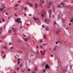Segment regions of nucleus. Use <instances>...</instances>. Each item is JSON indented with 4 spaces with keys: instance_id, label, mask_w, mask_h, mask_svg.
<instances>
[{
    "instance_id": "4468645a",
    "label": "nucleus",
    "mask_w": 73,
    "mask_h": 73,
    "mask_svg": "<svg viewBox=\"0 0 73 73\" xmlns=\"http://www.w3.org/2000/svg\"><path fill=\"white\" fill-rule=\"evenodd\" d=\"M29 5L30 7H32V6H33V5L32 4L30 3Z\"/></svg>"
},
{
    "instance_id": "6e6552de",
    "label": "nucleus",
    "mask_w": 73,
    "mask_h": 73,
    "mask_svg": "<svg viewBox=\"0 0 73 73\" xmlns=\"http://www.w3.org/2000/svg\"><path fill=\"white\" fill-rule=\"evenodd\" d=\"M12 29H13V32H15V31H16V29H15V28L13 27H12Z\"/></svg>"
},
{
    "instance_id": "1a4fd4ad",
    "label": "nucleus",
    "mask_w": 73,
    "mask_h": 73,
    "mask_svg": "<svg viewBox=\"0 0 73 73\" xmlns=\"http://www.w3.org/2000/svg\"><path fill=\"white\" fill-rule=\"evenodd\" d=\"M40 3H43L44 2V0H40Z\"/></svg>"
},
{
    "instance_id": "412c9836",
    "label": "nucleus",
    "mask_w": 73,
    "mask_h": 73,
    "mask_svg": "<svg viewBox=\"0 0 73 73\" xmlns=\"http://www.w3.org/2000/svg\"><path fill=\"white\" fill-rule=\"evenodd\" d=\"M47 45V44H46V43H44V44H42V45L43 46H45V45Z\"/></svg>"
},
{
    "instance_id": "7ed1b4c3",
    "label": "nucleus",
    "mask_w": 73,
    "mask_h": 73,
    "mask_svg": "<svg viewBox=\"0 0 73 73\" xmlns=\"http://www.w3.org/2000/svg\"><path fill=\"white\" fill-rule=\"evenodd\" d=\"M52 11L54 12H55V7L54 6H52Z\"/></svg>"
},
{
    "instance_id": "a19ab883",
    "label": "nucleus",
    "mask_w": 73,
    "mask_h": 73,
    "mask_svg": "<svg viewBox=\"0 0 73 73\" xmlns=\"http://www.w3.org/2000/svg\"><path fill=\"white\" fill-rule=\"evenodd\" d=\"M27 70H28V71H30V70H30V69H29V68H28L27 69Z\"/></svg>"
},
{
    "instance_id": "6ab92c4d",
    "label": "nucleus",
    "mask_w": 73,
    "mask_h": 73,
    "mask_svg": "<svg viewBox=\"0 0 73 73\" xmlns=\"http://www.w3.org/2000/svg\"><path fill=\"white\" fill-rule=\"evenodd\" d=\"M45 29L46 31H48L49 30V28L48 27H46Z\"/></svg>"
},
{
    "instance_id": "cd10ccee",
    "label": "nucleus",
    "mask_w": 73,
    "mask_h": 73,
    "mask_svg": "<svg viewBox=\"0 0 73 73\" xmlns=\"http://www.w3.org/2000/svg\"><path fill=\"white\" fill-rule=\"evenodd\" d=\"M49 16L50 18L51 17V14H49Z\"/></svg>"
},
{
    "instance_id": "5fc2aeb1",
    "label": "nucleus",
    "mask_w": 73,
    "mask_h": 73,
    "mask_svg": "<svg viewBox=\"0 0 73 73\" xmlns=\"http://www.w3.org/2000/svg\"><path fill=\"white\" fill-rule=\"evenodd\" d=\"M55 43H56V44H58V43L57 42H56Z\"/></svg>"
},
{
    "instance_id": "2f4dec72",
    "label": "nucleus",
    "mask_w": 73,
    "mask_h": 73,
    "mask_svg": "<svg viewBox=\"0 0 73 73\" xmlns=\"http://www.w3.org/2000/svg\"><path fill=\"white\" fill-rule=\"evenodd\" d=\"M1 53H2V54H4V52L3 51H1Z\"/></svg>"
},
{
    "instance_id": "b1692460",
    "label": "nucleus",
    "mask_w": 73,
    "mask_h": 73,
    "mask_svg": "<svg viewBox=\"0 0 73 73\" xmlns=\"http://www.w3.org/2000/svg\"><path fill=\"white\" fill-rule=\"evenodd\" d=\"M62 21L63 23H64V22H65V20L64 19H62Z\"/></svg>"
},
{
    "instance_id": "a18cd8bd",
    "label": "nucleus",
    "mask_w": 73,
    "mask_h": 73,
    "mask_svg": "<svg viewBox=\"0 0 73 73\" xmlns=\"http://www.w3.org/2000/svg\"><path fill=\"white\" fill-rule=\"evenodd\" d=\"M27 4H29V5L30 3H29V2H28L27 3Z\"/></svg>"
},
{
    "instance_id": "09e8293b",
    "label": "nucleus",
    "mask_w": 73,
    "mask_h": 73,
    "mask_svg": "<svg viewBox=\"0 0 73 73\" xmlns=\"http://www.w3.org/2000/svg\"><path fill=\"white\" fill-rule=\"evenodd\" d=\"M17 57H19V55H17Z\"/></svg>"
},
{
    "instance_id": "20e7f679",
    "label": "nucleus",
    "mask_w": 73,
    "mask_h": 73,
    "mask_svg": "<svg viewBox=\"0 0 73 73\" xmlns=\"http://www.w3.org/2000/svg\"><path fill=\"white\" fill-rule=\"evenodd\" d=\"M39 6L41 8H42V7H43V5H42V4H41V3H40L39 4Z\"/></svg>"
},
{
    "instance_id": "69168bd1",
    "label": "nucleus",
    "mask_w": 73,
    "mask_h": 73,
    "mask_svg": "<svg viewBox=\"0 0 73 73\" xmlns=\"http://www.w3.org/2000/svg\"><path fill=\"white\" fill-rule=\"evenodd\" d=\"M11 43H9V45H11Z\"/></svg>"
},
{
    "instance_id": "052dcab7",
    "label": "nucleus",
    "mask_w": 73,
    "mask_h": 73,
    "mask_svg": "<svg viewBox=\"0 0 73 73\" xmlns=\"http://www.w3.org/2000/svg\"><path fill=\"white\" fill-rule=\"evenodd\" d=\"M42 28H44V25H42Z\"/></svg>"
},
{
    "instance_id": "c9c22d12",
    "label": "nucleus",
    "mask_w": 73,
    "mask_h": 73,
    "mask_svg": "<svg viewBox=\"0 0 73 73\" xmlns=\"http://www.w3.org/2000/svg\"><path fill=\"white\" fill-rule=\"evenodd\" d=\"M18 22H19V23H22V22H21V21H19Z\"/></svg>"
},
{
    "instance_id": "393cba45",
    "label": "nucleus",
    "mask_w": 73,
    "mask_h": 73,
    "mask_svg": "<svg viewBox=\"0 0 73 73\" xmlns=\"http://www.w3.org/2000/svg\"><path fill=\"white\" fill-rule=\"evenodd\" d=\"M54 51H56V47H54Z\"/></svg>"
},
{
    "instance_id": "c03bdc74",
    "label": "nucleus",
    "mask_w": 73,
    "mask_h": 73,
    "mask_svg": "<svg viewBox=\"0 0 73 73\" xmlns=\"http://www.w3.org/2000/svg\"><path fill=\"white\" fill-rule=\"evenodd\" d=\"M19 5L18 4H17L15 5V7H17Z\"/></svg>"
},
{
    "instance_id": "0e129e2a",
    "label": "nucleus",
    "mask_w": 73,
    "mask_h": 73,
    "mask_svg": "<svg viewBox=\"0 0 73 73\" xmlns=\"http://www.w3.org/2000/svg\"><path fill=\"white\" fill-rule=\"evenodd\" d=\"M53 55H50V57H53Z\"/></svg>"
},
{
    "instance_id": "c756f323",
    "label": "nucleus",
    "mask_w": 73,
    "mask_h": 73,
    "mask_svg": "<svg viewBox=\"0 0 73 73\" xmlns=\"http://www.w3.org/2000/svg\"><path fill=\"white\" fill-rule=\"evenodd\" d=\"M57 7H61V5H59L57 6Z\"/></svg>"
},
{
    "instance_id": "864d4df0",
    "label": "nucleus",
    "mask_w": 73,
    "mask_h": 73,
    "mask_svg": "<svg viewBox=\"0 0 73 73\" xmlns=\"http://www.w3.org/2000/svg\"><path fill=\"white\" fill-rule=\"evenodd\" d=\"M2 21H3V22H4V19H3Z\"/></svg>"
},
{
    "instance_id": "bb28decb",
    "label": "nucleus",
    "mask_w": 73,
    "mask_h": 73,
    "mask_svg": "<svg viewBox=\"0 0 73 73\" xmlns=\"http://www.w3.org/2000/svg\"><path fill=\"white\" fill-rule=\"evenodd\" d=\"M24 9V10H25V11L26 10H27V7H25Z\"/></svg>"
},
{
    "instance_id": "423d86ee",
    "label": "nucleus",
    "mask_w": 73,
    "mask_h": 73,
    "mask_svg": "<svg viewBox=\"0 0 73 73\" xmlns=\"http://www.w3.org/2000/svg\"><path fill=\"white\" fill-rule=\"evenodd\" d=\"M1 6L2 7H4V4L3 3H1Z\"/></svg>"
},
{
    "instance_id": "603ef678",
    "label": "nucleus",
    "mask_w": 73,
    "mask_h": 73,
    "mask_svg": "<svg viewBox=\"0 0 73 73\" xmlns=\"http://www.w3.org/2000/svg\"><path fill=\"white\" fill-rule=\"evenodd\" d=\"M19 68L17 67V70H19Z\"/></svg>"
},
{
    "instance_id": "8fccbe9b",
    "label": "nucleus",
    "mask_w": 73,
    "mask_h": 73,
    "mask_svg": "<svg viewBox=\"0 0 73 73\" xmlns=\"http://www.w3.org/2000/svg\"><path fill=\"white\" fill-rule=\"evenodd\" d=\"M43 71L44 72H45V70L44 69L43 70Z\"/></svg>"
},
{
    "instance_id": "e2e57ef3",
    "label": "nucleus",
    "mask_w": 73,
    "mask_h": 73,
    "mask_svg": "<svg viewBox=\"0 0 73 73\" xmlns=\"http://www.w3.org/2000/svg\"><path fill=\"white\" fill-rule=\"evenodd\" d=\"M72 66H70V69H72Z\"/></svg>"
},
{
    "instance_id": "f03ea898",
    "label": "nucleus",
    "mask_w": 73,
    "mask_h": 73,
    "mask_svg": "<svg viewBox=\"0 0 73 73\" xmlns=\"http://www.w3.org/2000/svg\"><path fill=\"white\" fill-rule=\"evenodd\" d=\"M5 9V7H3V8H1V9H0V12H1V11H3V12H4L5 11H3L4 9Z\"/></svg>"
},
{
    "instance_id": "a211bd4d",
    "label": "nucleus",
    "mask_w": 73,
    "mask_h": 73,
    "mask_svg": "<svg viewBox=\"0 0 73 73\" xmlns=\"http://www.w3.org/2000/svg\"><path fill=\"white\" fill-rule=\"evenodd\" d=\"M19 20H18L17 19H16L15 20V23H17V22H19Z\"/></svg>"
},
{
    "instance_id": "f8f14e48",
    "label": "nucleus",
    "mask_w": 73,
    "mask_h": 73,
    "mask_svg": "<svg viewBox=\"0 0 73 73\" xmlns=\"http://www.w3.org/2000/svg\"><path fill=\"white\" fill-rule=\"evenodd\" d=\"M45 64V63L44 62H43L42 64V66H44Z\"/></svg>"
},
{
    "instance_id": "9b49d317",
    "label": "nucleus",
    "mask_w": 73,
    "mask_h": 73,
    "mask_svg": "<svg viewBox=\"0 0 73 73\" xmlns=\"http://www.w3.org/2000/svg\"><path fill=\"white\" fill-rule=\"evenodd\" d=\"M48 13H49V14H51V13H52V10H49L48 11Z\"/></svg>"
},
{
    "instance_id": "5701e85b",
    "label": "nucleus",
    "mask_w": 73,
    "mask_h": 73,
    "mask_svg": "<svg viewBox=\"0 0 73 73\" xmlns=\"http://www.w3.org/2000/svg\"><path fill=\"white\" fill-rule=\"evenodd\" d=\"M42 42H43V41L42 40H40L39 41V42H40V43H42Z\"/></svg>"
},
{
    "instance_id": "7c9ffc66",
    "label": "nucleus",
    "mask_w": 73,
    "mask_h": 73,
    "mask_svg": "<svg viewBox=\"0 0 73 73\" xmlns=\"http://www.w3.org/2000/svg\"><path fill=\"white\" fill-rule=\"evenodd\" d=\"M41 16H42V17H44V14H41Z\"/></svg>"
},
{
    "instance_id": "dca6fc26",
    "label": "nucleus",
    "mask_w": 73,
    "mask_h": 73,
    "mask_svg": "<svg viewBox=\"0 0 73 73\" xmlns=\"http://www.w3.org/2000/svg\"><path fill=\"white\" fill-rule=\"evenodd\" d=\"M25 71V69L23 68L22 70V72H24Z\"/></svg>"
},
{
    "instance_id": "ddd939ff",
    "label": "nucleus",
    "mask_w": 73,
    "mask_h": 73,
    "mask_svg": "<svg viewBox=\"0 0 73 73\" xmlns=\"http://www.w3.org/2000/svg\"><path fill=\"white\" fill-rule=\"evenodd\" d=\"M66 72V69H64L63 70V73H65Z\"/></svg>"
},
{
    "instance_id": "4d7b16f0",
    "label": "nucleus",
    "mask_w": 73,
    "mask_h": 73,
    "mask_svg": "<svg viewBox=\"0 0 73 73\" xmlns=\"http://www.w3.org/2000/svg\"><path fill=\"white\" fill-rule=\"evenodd\" d=\"M47 20L46 19H45L44 21H45V23H46V21Z\"/></svg>"
},
{
    "instance_id": "f704fd0d",
    "label": "nucleus",
    "mask_w": 73,
    "mask_h": 73,
    "mask_svg": "<svg viewBox=\"0 0 73 73\" xmlns=\"http://www.w3.org/2000/svg\"><path fill=\"white\" fill-rule=\"evenodd\" d=\"M56 25H57V26L58 27H59V26H60V25H59L57 23L56 24Z\"/></svg>"
},
{
    "instance_id": "6e6d98bb",
    "label": "nucleus",
    "mask_w": 73,
    "mask_h": 73,
    "mask_svg": "<svg viewBox=\"0 0 73 73\" xmlns=\"http://www.w3.org/2000/svg\"><path fill=\"white\" fill-rule=\"evenodd\" d=\"M54 15H52V18L53 19L54 18Z\"/></svg>"
},
{
    "instance_id": "72a5a7b5",
    "label": "nucleus",
    "mask_w": 73,
    "mask_h": 73,
    "mask_svg": "<svg viewBox=\"0 0 73 73\" xmlns=\"http://www.w3.org/2000/svg\"><path fill=\"white\" fill-rule=\"evenodd\" d=\"M56 22H54V25H55L56 24Z\"/></svg>"
},
{
    "instance_id": "de8ad7c7",
    "label": "nucleus",
    "mask_w": 73,
    "mask_h": 73,
    "mask_svg": "<svg viewBox=\"0 0 73 73\" xmlns=\"http://www.w3.org/2000/svg\"><path fill=\"white\" fill-rule=\"evenodd\" d=\"M22 11H24V7H22Z\"/></svg>"
},
{
    "instance_id": "2eb2a0df",
    "label": "nucleus",
    "mask_w": 73,
    "mask_h": 73,
    "mask_svg": "<svg viewBox=\"0 0 73 73\" xmlns=\"http://www.w3.org/2000/svg\"><path fill=\"white\" fill-rule=\"evenodd\" d=\"M60 4H61L62 5H65V4L63 2H61Z\"/></svg>"
},
{
    "instance_id": "49530a36",
    "label": "nucleus",
    "mask_w": 73,
    "mask_h": 73,
    "mask_svg": "<svg viewBox=\"0 0 73 73\" xmlns=\"http://www.w3.org/2000/svg\"><path fill=\"white\" fill-rule=\"evenodd\" d=\"M66 1L65 0H64V1H63V3H65V1Z\"/></svg>"
},
{
    "instance_id": "680f3d73",
    "label": "nucleus",
    "mask_w": 73,
    "mask_h": 73,
    "mask_svg": "<svg viewBox=\"0 0 73 73\" xmlns=\"http://www.w3.org/2000/svg\"><path fill=\"white\" fill-rule=\"evenodd\" d=\"M20 62H19V61H18V64H20Z\"/></svg>"
},
{
    "instance_id": "aec40b11",
    "label": "nucleus",
    "mask_w": 73,
    "mask_h": 73,
    "mask_svg": "<svg viewBox=\"0 0 73 73\" xmlns=\"http://www.w3.org/2000/svg\"><path fill=\"white\" fill-rule=\"evenodd\" d=\"M37 21H36V23H40V21H39L38 20V19H37Z\"/></svg>"
},
{
    "instance_id": "4c0bfd02",
    "label": "nucleus",
    "mask_w": 73,
    "mask_h": 73,
    "mask_svg": "<svg viewBox=\"0 0 73 73\" xmlns=\"http://www.w3.org/2000/svg\"><path fill=\"white\" fill-rule=\"evenodd\" d=\"M40 47L41 48H43V47H42V46H40Z\"/></svg>"
},
{
    "instance_id": "37998d69",
    "label": "nucleus",
    "mask_w": 73,
    "mask_h": 73,
    "mask_svg": "<svg viewBox=\"0 0 73 73\" xmlns=\"http://www.w3.org/2000/svg\"><path fill=\"white\" fill-rule=\"evenodd\" d=\"M17 61H20V59L18 58L17 60Z\"/></svg>"
},
{
    "instance_id": "0eeeda50",
    "label": "nucleus",
    "mask_w": 73,
    "mask_h": 73,
    "mask_svg": "<svg viewBox=\"0 0 73 73\" xmlns=\"http://www.w3.org/2000/svg\"><path fill=\"white\" fill-rule=\"evenodd\" d=\"M49 68V66H48V64H47V65H46V66H45V68L46 69H48V68Z\"/></svg>"
},
{
    "instance_id": "473e14b6",
    "label": "nucleus",
    "mask_w": 73,
    "mask_h": 73,
    "mask_svg": "<svg viewBox=\"0 0 73 73\" xmlns=\"http://www.w3.org/2000/svg\"><path fill=\"white\" fill-rule=\"evenodd\" d=\"M44 38H46V35H44Z\"/></svg>"
},
{
    "instance_id": "39448f33",
    "label": "nucleus",
    "mask_w": 73,
    "mask_h": 73,
    "mask_svg": "<svg viewBox=\"0 0 73 73\" xmlns=\"http://www.w3.org/2000/svg\"><path fill=\"white\" fill-rule=\"evenodd\" d=\"M33 19H34L35 21H36V20H37V19H38L37 18H35V17H33Z\"/></svg>"
},
{
    "instance_id": "4be33fe9",
    "label": "nucleus",
    "mask_w": 73,
    "mask_h": 73,
    "mask_svg": "<svg viewBox=\"0 0 73 73\" xmlns=\"http://www.w3.org/2000/svg\"><path fill=\"white\" fill-rule=\"evenodd\" d=\"M35 8H37V3L35 4Z\"/></svg>"
},
{
    "instance_id": "f257e3e1",
    "label": "nucleus",
    "mask_w": 73,
    "mask_h": 73,
    "mask_svg": "<svg viewBox=\"0 0 73 73\" xmlns=\"http://www.w3.org/2000/svg\"><path fill=\"white\" fill-rule=\"evenodd\" d=\"M47 4H49L50 5H51L52 4V3L50 0H47Z\"/></svg>"
},
{
    "instance_id": "e433bc0d",
    "label": "nucleus",
    "mask_w": 73,
    "mask_h": 73,
    "mask_svg": "<svg viewBox=\"0 0 73 73\" xmlns=\"http://www.w3.org/2000/svg\"><path fill=\"white\" fill-rule=\"evenodd\" d=\"M70 21L71 23H72L73 22V21L71 20Z\"/></svg>"
},
{
    "instance_id": "3c124183",
    "label": "nucleus",
    "mask_w": 73,
    "mask_h": 73,
    "mask_svg": "<svg viewBox=\"0 0 73 73\" xmlns=\"http://www.w3.org/2000/svg\"><path fill=\"white\" fill-rule=\"evenodd\" d=\"M15 16H17V14H15Z\"/></svg>"
},
{
    "instance_id": "a878e982",
    "label": "nucleus",
    "mask_w": 73,
    "mask_h": 73,
    "mask_svg": "<svg viewBox=\"0 0 73 73\" xmlns=\"http://www.w3.org/2000/svg\"><path fill=\"white\" fill-rule=\"evenodd\" d=\"M37 68L36 67H35V71H37Z\"/></svg>"
},
{
    "instance_id": "c85d7f7f",
    "label": "nucleus",
    "mask_w": 73,
    "mask_h": 73,
    "mask_svg": "<svg viewBox=\"0 0 73 73\" xmlns=\"http://www.w3.org/2000/svg\"><path fill=\"white\" fill-rule=\"evenodd\" d=\"M11 32H12V31H11V30H9V33H11Z\"/></svg>"
},
{
    "instance_id": "58836bf2",
    "label": "nucleus",
    "mask_w": 73,
    "mask_h": 73,
    "mask_svg": "<svg viewBox=\"0 0 73 73\" xmlns=\"http://www.w3.org/2000/svg\"><path fill=\"white\" fill-rule=\"evenodd\" d=\"M3 48H6L7 47H6L5 46H3Z\"/></svg>"
},
{
    "instance_id": "bf43d9fd",
    "label": "nucleus",
    "mask_w": 73,
    "mask_h": 73,
    "mask_svg": "<svg viewBox=\"0 0 73 73\" xmlns=\"http://www.w3.org/2000/svg\"><path fill=\"white\" fill-rule=\"evenodd\" d=\"M40 52L41 53H42V51H40Z\"/></svg>"
},
{
    "instance_id": "9d476101",
    "label": "nucleus",
    "mask_w": 73,
    "mask_h": 73,
    "mask_svg": "<svg viewBox=\"0 0 73 73\" xmlns=\"http://www.w3.org/2000/svg\"><path fill=\"white\" fill-rule=\"evenodd\" d=\"M47 24H49V19H48V20H47Z\"/></svg>"
},
{
    "instance_id": "338daca9",
    "label": "nucleus",
    "mask_w": 73,
    "mask_h": 73,
    "mask_svg": "<svg viewBox=\"0 0 73 73\" xmlns=\"http://www.w3.org/2000/svg\"><path fill=\"white\" fill-rule=\"evenodd\" d=\"M71 20L73 21V18H72V19H71Z\"/></svg>"
},
{
    "instance_id": "13d9d810",
    "label": "nucleus",
    "mask_w": 73,
    "mask_h": 73,
    "mask_svg": "<svg viewBox=\"0 0 73 73\" xmlns=\"http://www.w3.org/2000/svg\"><path fill=\"white\" fill-rule=\"evenodd\" d=\"M43 52L44 53L45 52V50H43Z\"/></svg>"
},
{
    "instance_id": "ea45409f",
    "label": "nucleus",
    "mask_w": 73,
    "mask_h": 73,
    "mask_svg": "<svg viewBox=\"0 0 73 73\" xmlns=\"http://www.w3.org/2000/svg\"><path fill=\"white\" fill-rule=\"evenodd\" d=\"M6 57V54H5L4 56H3V58H5Z\"/></svg>"
},
{
    "instance_id": "f3484780",
    "label": "nucleus",
    "mask_w": 73,
    "mask_h": 73,
    "mask_svg": "<svg viewBox=\"0 0 73 73\" xmlns=\"http://www.w3.org/2000/svg\"><path fill=\"white\" fill-rule=\"evenodd\" d=\"M24 39L25 41H28V40L27 38H26L25 39L24 38Z\"/></svg>"
},
{
    "instance_id": "774afa93",
    "label": "nucleus",
    "mask_w": 73,
    "mask_h": 73,
    "mask_svg": "<svg viewBox=\"0 0 73 73\" xmlns=\"http://www.w3.org/2000/svg\"><path fill=\"white\" fill-rule=\"evenodd\" d=\"M32 73H35V72L34 71H33Z\"/></svg>"
},
{
    "instance_id": "79ce46f5",
    "label": "nucleus",
    "mask_w": 73,
    "mask_h": 73,
    "mask_svg": "<svg viewBox=\"0 0 73 73\" xmlns=\"http://www.w3.org/2000/svg\"><path fill=\"white\" fill-rule=\"evenodd\" d=\"M18 19L19 20H21V19H20V18H18Z\"/></svg>"
}]
</instances>
